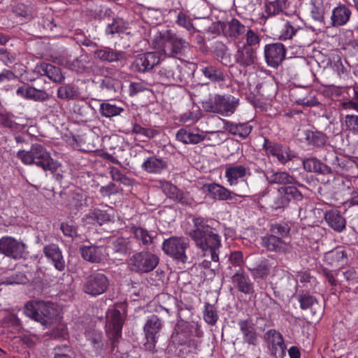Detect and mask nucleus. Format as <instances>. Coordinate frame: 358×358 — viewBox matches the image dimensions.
Returning <instances> with one entry per match:
<instances>
[{
	"label": "nucleus",
	"mask_w": 358,
	"mask_h": 358,
	"mask_svg": "<svg viewBox=\"0 0 358 358\" xmlns=\"http://www.w3.org/2000/svg\"><path fill=\"white\" fill-rule=\"evenodd\" d=\"M212 220L203 217L193 219L194 228L188 233L189 236L200 250V256L203 260L200 266L209 268L212 262L219 261V250L221 246L220 236L213 231L210 222Z\"/></svg>",
	"instance_id": "f257e3e1"
},
{
	"label": "nucleus",
	"mask_w": 358,
	"mask_h": 358,
	"mask_svg": "<svg viewBox=\"0 0 358 358\" xmlns=\"http://www.w3.org/2000/svg\"><path fill=\"white\" fill-rule=\"evenodd\" d=\"M203 331L199 324H190L188 322H177L171 336V341L175 345L185 346L189 352H196L201 343Z\"/></svg>",
	"instance_id": "f03ea898"
},
{
	"label": "nucleus",
	"mask_w": 358,
	"mask_h": 358,
	"mask_svg": "<svg viewBox=\"0 0 358 358\" xmlns=\"http://www.w3.org/2000/svg\"><path fill=\"white\" fill-rule=\"evenodd\" d=\"M17 157L23 164L27 165L35 164L44 171L53 172L57 168L56 162L41 144H33L29 150H19L17 152Z\"/></svg>",
	"instance_id": "7ed1b4c3"
},
{
	"label": "nucleus",
	"mask_w": 358,
	"mask_h": 358,
	"mask_svg": "<svg viewBox=\"0 0 358 358\" xmlns=\"http://www.w3.org/2000/svg\"><path fill=\"white\" fill-rule=\"evenodd\" d=\"M24 314L29 317L41 323L43 325H50L57 310L54 303L44 301H31L26 303Z\"/></svg>",
	"instance_id": "20e7f679"
},
{
	"label": "nucleus",
	"mask_w": 358,
	"mask_h": 358,
	"mask_svg": "<svg viewBox=\"0 0 358 358\" xmlns=\"http://www.w3.org/2000/svg\"><path fill=\"white\" fill-rule=\"evenodd\" d=\"M189 241L184 237L171 236L164 241L162 250L173 259L181 263H191L192 258L187 253Z\"/></svg>",
	"instance_id": "39448f33"
},
{
	"label": "nucleus",
	"mask_w": 358,
	"mask_h": 358,
	"mask_svg": "<svg viewBox=\"0 0 358 358\" xmlns=\"http://www.w3.org/2000/svg\"><path fill=\"white\" fill-rule=\"evenodd\" d=\"M159 257L150 252H138L130 259L129 265L132 271L145 273L153 271L159 264Z\"/></svg>",
	"instance_id": "423d86ee"
},
{
	"label": "nucleus",
	"mask_w": 358,
	"mask_h": 358,
	"mask_svg": "<svg viewBox=\"0 0 358 358\" xmlns=\"http://www.w3.org/2000/svg\"><path fill=\"white\" fill-rule=\"evenodd\" d=\"M238 102L230 101L229 97L216 94L207 101L202 102V108L210 113H220L223 115L233 114L237 107Z\"/></svg>",
	"instance_id": "0eeeda50"
},
{
	"label": "nucleus",
	"mask_w": 358,
	"mask_h": 358,
	"mask_svg": "<svg viewBox=\"0 0 358 358\" xmlns=\"http://www.w3.org/2000/svg\"><path fill=\"white\" fill-rule=\"evenodd\" d=\"M164 55L169 57L178 58L182 56L189 45L185 39L169 30L163 36Z\"/></svg>",
	"instance_id": "6e6552de"
},
{
	"label": "nucleus",
	"mask_w": 358,
	"mask_h": 358,
	"mask_svg": "<svg viewBox=\"0 0 358 358\" xmlns=\"http://www.w3.org/2000/svg\"><path fill=\"white\" fill-rule=\"evenodd\" d=\"M108 287V277L103 273L94 272L85 278L83 290L89 295L96 296L106 292Z\"/></svg>",
	"instance_id": "1a4fd4ad"
},
{
	"label": "nucleus",
	"mask_w": 358,
	"mask_h": 358,
	"mask_svg": "<svg viewBox=\"0 0 358 358\" xmlns=\"http://www.w3.org/2000/svg\"><path fill=\"white\" fill-rule=\"evenodd\" d=\"M162 326L161 319L156 315H151L147 320L143 327L145 337V342L143 346L146 350L150 352L155 351Z\"/></svg>",
	"instance_id": "9d476101"
},
{
	"label": "nucleus",
	"mask_w": 358,
	"mask_h": 358,
	"mask_svg": "<svg viewBox=\"0 0 358 358\" xmlns=\"http://www.w3.org/2000/svg\"><path fill=\"white\" fill-rule=\"evenodd\" d=\"M268 155L275 157L278 161L285 164L295 157V155L288 146L279 144L265 138L262 145Z\"/></svg>",
	"instance_id": "9b49d317"
},
{
	"label": "nucleus",
	"mask_w": 358,
	"mask_h": 358,
	"mask_svg": "<svg viewBox=\"0 0 358 358\" xmlns=\"http://www.w3.org/2000/svg\"><path fill=\"white\" fill-rule=\"evenodd\" d=\"M264 53L267 65L276 69L285 59L286 49L281 43H273L264 46Z\"/></svg>",
	"instance_id": "f8f14e48"
},
{
	"label": "nucleus",
	"mask_w": 358,
	"mask_h": 358,
	"mask_svg": "<svg viewBox=\"0 0 358 358\" xmlns=\"http://www.w3.org/2000/svg\"><path fill=\"white\" fill-rule=\"evenodd\" d=\"M26 245L14 238L4 236L0 239V253L13 259L22 257Z\"/></svg>",
	"instance_id": "ddd939ff"
},
{
	"label": "nucleus",
	"mask_w": 358,
	"mask_h": 358,
	"mask_svg": "<svg viewBox=\"0 0 358 358\" xmlns=\"http://www.w3.org/2000/svg\"><path fill=\"white\" fill-rule=\"evenodd\" d=\"M159 62L157 52H148L138 55L132 63V67L138 72L146 73L152 71Z\"/></svg>",
	"instance_id": "4468645a"
},
{
	"label": "nucleus",
	"mask_w": 358,
	"mask_h": 358,
	"mask_svg": "<svg viewBox=\"0 0 358 358\" xmlns=\"http://www.w3.org/2000/svg\"><path fill=\"white\" fill-rule=\"evenodd\" d=\"M264 337L271 347L272 355L275 358H283L286 355V345L282 335L275 329H269Z\"/></svg>",
	"instance_id": "2eb2a0df"
},
{
	"label": "nucleus",
	"mask_w": 358,
	"mask_h": 358,
	"mask_svg": "<svg viewBox=\"0 0 358 358\" xmlns=\"http://www.w3.org/2000/svg\"><path fill=\"white\" fill-rule=\"evenodd\" d=\"M261 245L268 250L279 254L288 253L292 250L289 242L275 235H266L262 237Z\"/></svg>",
	"instance_id": "dca6fc26"
},
{
	"label": "nucleus",
	"mask_w": 358,
	"mask_h": 358,
	"mask_svg": "<svg viewBox=\"0 0 358 358\" xmlns=\"http://www.w3.org/2000/svg\"><path fill=\"white\" fill-rule=\"evenodd\" d=\"M238 325L243 335V341L250 345H257L259 341V335L257 332L255 324L250 317L245 320H240Z\"/></svg>",
	"instance_id": "f3484780"
},
{
	"label": "nucleus",
	"mask_w": 358,
	"mask_h": 358,
	"mask_svg": "<svg viewBox=\"0 0 358 358\" xmlns=\"http://www.w3.org/2000/svg\"><path fill=\"white\" fill-rule=\"evenodd\" d=\"M235 62L241 67L247 68L257 61V50L253 47L238 46L235 54Z\"/></svg>",
	"instance_id": "a211bd4d"
},
{
	"label": "nucleus",
	"mask_w": 358,
	"mask_h": 358,
	"mask_svg": "<svg viewBox=\"0 0 358 358\" xmlns=\"http://www.w3.org/2000/svg\"><path fill=\"white\" fill-rule=\"evenodd\" d=\"M43 253L57 271H63L65 269V260L58 245L50 243L45 245L43 248Z\"/></svg>",
	"instance_id": "6ab92c4d"
},
{
	"label": "nucleus",
	"mask_w": 358,
	"mask_h": 358,
	"mask_svg": "<svg viewBox=\"0 0 358 358\" xmlns=\"http://www.w3.org/2000/svg\"><path fill=\"white\" fill-rule=\"evenodd\" d=\"M231 282L235 288L245 294H252L255 292L252 282L243 269H239L232 275Z\"/></svg>",
	"instance_id": "aec40b11"
},
{
	"label": "nucleus",
	"mask_w": 358,
	"mask_h": 358,
	"mask_svg": "<svg viewBox=\"0 0 358 358\" xmlns=\"http://www.w3.org/2000/svg\"><path fill=\"white\" fill-rule=\"evenodd\" d=\"M34 72L41 76H47L50 80L55 83H61L64 80V76L59 67L46 62L37 64L34 68Z\"/></svg>",
	"instance_id": "412c9836"
},
{
	"label": "nucleus",
	"mask_w": 358,
	"mask_h": 358,
	"mask_svg": "<svg viewBox=\"0 0 358 358\" xmlns=\"http://www.w3.org/2000/svg\"><path fill=\"white\" fill-rule=\"evenodd\" d=\"M202 189L207 192L209 196L213 199L220 201L231 200L234 194L217 183H207L202 186Z\"/></svg>",
	"instance_id": "4be33fe9"
},
{
	"label": "nucleus",
	"mask_w": 358,
	"mask_h": 358,
	"mask_svg": "<svg viewBox=\"0 0 358 358\" xmlns=\"http://www.w3.org/2000/svg\"><path fill=\"white\" fill-rule=\"evenodd\" d=\"M159 78L166 84L173 85L182 80L181 69L176 64L162 67L159 71Z\"/></svg>",
	"instance_id": "5701e85b"
},
{
	"label": "nucleus",
	"mask_w": 358,
	"mask_h": 358,
	"mask_svg": "<svg viewBox=\"0 0 358 358\" xmlns=\"http://www.w3.org/2000/svg\"><path fill=\"white\" fill-rule=\"evenodd\" d=\"M95 58L102 62L112 63L126 59V53L123 51L115 50L108 47H103L94 52Z\"/></svg>",
	"instance_id": "b1692460"
},
{
	"label": "nucleus",
	"mask_w": 358,
	"mask_h": 358,
	"mask_svg": "<svg viewBox=\"0 0 358 358\" xmlns=\"http://www.w3.org/2000/svg\"><path fill=\"white\" fill-rule=\"evenodd\" d=\"M81 257L91 263H100L103 259L105 249L103 246L94 245H82L79 248Z\"/></svg>",
	"instance_id": "393cba45"
},
{
	"label": "nucleus",
	"mask_w": 358,
	"mask_h": 358,
	"mask_svg": "<svg viewBox=\"0 0 358 358\" xmlns=\"http://www.w3.org/2000/svg\"><path fill=\"white\" fill-rule=\"evenodd\" d=\"M352 12L345 4H340L332 10L331 24L333 27L345 25L350 20Z\"/></svg>",
	"instance_id": "a878e982"
},
{
	"label": "nucleus",
	"mask_w": 358,
	"mask_h": 358,
	"mask_svg": "<svg viewBox=\"0 0 358 358\" xmlns=\"http://www.w3.org/2000/svg\"><path fill=\"white\" fill-rule=\"evenodd\" d=\"M297 299L300 303V308L302 310H306L309 308L314 310L313 311V315H317V317H320L322 313V310L315 296L310 295L308 292H302L301 294H298Z\"/></svg>",
	"instance_id": "bb28decb"
},
{
	"label": "nucleus",
	"mask_w": 358,
	"mask_h": 358,
	"mask_svg": "<svg viewBox=\"0 0 358 358\" xmlns=\"http://www.w3.org/2000/svg\"><path fill=\"white\" fill-rule=\"evenodd\" d=\"M324 219L329 227L337 232L345 229L346 221L337 210H329L324 213Z\"/></svg>",
	"instance_id": "cd10ccee"
},
{
	"label": "nucleus",
	"mask_w": 358,
	"mask_h": 358,
	"mask_svg": "<svg viewBox=\"0 0 358 358\" xmlns=\"http://www.w3.org/2000/svg\"><path fill=\"white\" fill-rule=\"evenodd\" d=\"M250 171L248 167L243 165H230L226 168L225 177L230 185H235L238 180L244 178Z\"/></svg>",
	"instance_id": "c85d7f7f"
},
{
	"label": "nucleus",
	"mask_w": 358,
	"mask_h": 358,
	"mask_svg": "<svg viewBox=\"0 0 358 358\" xmlns=\"http://www.w3.org/2000/svg\"><path fill=\"white\" fill-rule=\"evenodd\" d=\"M161 189L169 199L182 203H188L187 195L170 182H162Z\"/></svg>",
	"instance_id": "c756f323"
},
{
	"label": "nucleus",
	"mask_w": 358,
	"mask_h": 358,
	"mask_svg": "<svg viewBox=\"0 0 358 358\" xmlns=\"http://www.w3.org/2000/svg\"><path fill=\"white\" fill-rule=\"evenodd\" d=\"M93 134L91 133L83 134L73 136L69 139V143L79 150L90 152L94 148L92 143Z\"/></svg>",
	"instance_id": "7c9ffc66"
},
{
	"label": "nucleus",
	"mask_w": 358,
	"mask_h": 358,
	"mask_svg": "<svg viewBox=\"0 0 358 358\" xmlns=\"http://www.w3.org/2000/svg\"><path fill=\"white\" fill-rule=\"evenodd\" d=\"M265 176L269 184H294L297 185L299 187H303V185L296 181L294 177L285 171H278L271 173H268L265 174Z\"/></svg>",
	"instance_id": "2f4dec72"
},
{
	"label": "nucleus",
	"mask_w": 358,
	"mask_h": 358,
	"mask_svg": "<svg viewBox=\"0 0 358 358\" xmlns=\"http://www.w3.org/2000/svg\"><path fill=\"white\" fill-rule=\"evenodd\" d=\"M303 166L308 172L318 173L323 175L332 173V170L329 166L322 163L315 157L304 159L303 161Z\"/></svg>",
	"instance_id": "473e14b6"
},
{
	"label": "nucleus",
	"mask_w": 358,
	"mask_h": 358,
	"mask_svg": "<svg viewBox=\"0 0 358 358\" xmlns=\"http://www.w3.org/2000/svg\"><path fill=\"white\" fill-rule=\"evenodd\" d=\"M176 139L184 144H198L202 142L206 135L202 134H194L187 129H180L176 134Z\"/></svg>",
	"instance_id": "72a5a7b5"
},
{
	"label": "nucleus",
	"mask_w": 358,
	"mask_h": 358,
	"mask_svg": "<svg viewBox=\"0 0 358 358\" xmlns=\"http://www.w3.org/2000/svg\"><path fill=\"white\" fill-rule=\"evenodd\" d=\"M129 231L142 246H148L152 243V236L144 228L132 224L129 227Z\"/></svg>",
	"instance_id": "f704fd0d"
},
{
	"label": "nucleus",
	"mask_w": 358,
	"mask_h": 358,
	"mask_svg": "<svg viewBox=\"0 0 358 358\" xmlns=\"http://www.w3.org/2000/svg\"><path fill=\"white\" fill-rule=\"evenodd\" d=\"M248 270L250 271L254 279H266L271 273V264L268 259L262 258L258 264L254 267H249Z\"/></svg>",
	"instance_id": "c9c22d12"
},
{
	"label": "nucleus",
	"mask_w": 358,
	"mask_h": 358,
	"mask_svg": "<svg viewBox=\"0 0 358 358\" xmlns=\"http://www.w3.org/2000/svg\"><path fill=\"white\" fill-rule=\"evenodd\" d=\"M225 128L230 134L238 136L242 138H247L252 129V127L248 122L235 123L232 122H227L225 123Z\"/></svg>",
	"instance_id": "e433bc0d"
},
{
	"label": "nucleus",
	"mask_w": 358,
	"mask_h": 358,
	"mask_svg": "<svg viewBox=\"0 0 358 358\" xmlns=\"http://www.w3.org/2000/svg\"><path fill=\"white\" fill-rule=\"evenodd\" d=\"M324 6L323 0H310L307 4V10L311 17L316 22H322L324 20Z\"/></svg>",
	"instance_id": "4c0bfd02"
},
{
	"label": "nucleus",
	"mask_w": 358,
	"mask_h": 358,
	"mask_svg": "<svg viewBox=\"0 0 358 358\" xmlns=\"http://www.w3.org/2000/svg\"><path fill=\"white\" fill-rule=\"evenodd\" d=\"M303 138L310 145L322 147L326 144V135L317 130L306 129L303 131Z\"/></svg>",
	"instance_id": "58836bf2"
},
{
	"label": "nucleus",
	"mask_w": 358,
	"mask_h": 358,
	"mask_svg": "<svg viewBox=\"0 0 358 358\" xmlns=\"http://www.w3.org/2000/svg\"><path fill=\"white\" fill-rule=\"evenodd\" d=\"M111 324L113 326V335L111 338L112 349L114 350L118 338L121 336L123 320L119 310H115L111 315Z\"/></svg>",
	"instance_id": "ea45409f"
},
{
	"label": "nucleus",
	"mask_w": 358,
	"mask_h": 358,
	"mask_svg": "<svg viewBox=\"0 0 358 358\" xmlns=\"http://www.w3.org/2000/svg\"><path fill=\"white\" fill-rule=\"evenodd\" d=\"M346 252L341 248H336L325 255V261L331 266H338L345 262Z\"/></svg>",
	"instance_id": "a19ab883"
},
{
	"label": "nucleus",
	"mask_w": 358,
	"mask_h": 358,
	"mask_svg": "<svg viewBox=\"0 0 358 358\" xmlns=\"http://www.w3.org/2000/svg\"><path fill=\"white\" fill-rule=\"evenodd\" d=\"M78 87L73 84H64L60 86L57 91V97L64 100H73L80 96Z\"/></svg>",
	"instance_id": "79ce46f5"
},
{
	"label": "nucleus",
	"mask_w": 358,
	"mask_h": 358,
	"mask_svg": "<svg viewBox=\"0 0 358 358\" xmlns=\"http://www.w3.org/2000/svg\"><path fill=\"white\" fill-rule=\"evenodd\" d=\"M167 164L165 161L158 159L155 157H148L142 164V169L150 173H160L163 169H166Z\"/></svg>",
	"instance_id": "37998d69"
},
{
	"label": "nucleus",
	"mask_w": 358,
	"mask_h": 358,
	"mask_svg": "<svg viewBox=\"0 0 358 358\" xmlns=\"http://www.w3.org/2000/svg\"><path fill=\"white\" fill-rule=\"evenodd\" d=\"M120 86L117 79L112 76H104L100 83L99 87L103 93L108 96H113L117 93Z\"/></svg>",
	"instance_id": "c03bdc74"
},
{
	"label": "nucleus",
	"mask_w": 358,
	"mask_h": 358,
	"mask_svg": "<svg viewBox=\"0 0 358 358\" xmlns=\"http://www.w3.org/2000/svg\"><path fill=\"white\" fill-rule=\"evenodd\" d=\"M88 340L92 345L96 355H101L106 350L107 343L103 341L102 334L97 332H90L88 334Z\"/></svg>",
	"instance_id": "a18cd8bd"
},
{
	"label": "nucleus",
	"mask_w": 358,
	"mask_h": 358,
	"mask_svg": "<svg viewBox=\"0 0 358 358\" xmlns=\"http://www.w3.org/2000/svg\"><path fill=\"white\" fill-rule=\"evenodd\" d=\"M128 22L122 18L116 17L113 18L111 23H108L106 28V34H115L122 33L128 28Z\"/></svg>",
	"instance_id": "49530a36"
},
{
	"label": "nucleus",
	"mask_w": 358,
	"mask_h": 358,
	"mask_svg": "<svg viewBox=\"0 0 358 358\" xmlns=\"http://www.w3.org/2000/svg\"><path fill=\"white\" fill-rule=\"evenodd\" d=\"M201 71L211 81L219 83L225 80L226 76L223 71L214 66L203 67Z\"/></svg>",
	"instance_id": "de8ad7c7"
},
{
	"label": "nucleus",
	"mask_w": 358,
	"mask_h": 358,
	"mask_svg": "<svg viewBox=\"0 0 358 358\" xmlns=\"http://www.w3.org/2000/svg\"><path fill=\"white\" fill-rule=\"evenodd\" d=\"M124 108L120 106H117L111 103H102L100 105L99 112L102 116L106 117H113L120 115Z\"/></svg>",
	"instance_id": "09e8293b"
},
{
	"label": "nucleus",
	"mask_w": 358,
	"mask_h": 358,
	"mask_svg": "<svg viewBox=\"0 0 358 358\" xmlns=\"http://www.w3.org/2000/svg\"><path fill=\"white\" fill-rule=\"evenodd\" d=\"M247 30L245 26L237 19L234 18L228 23L227 33L231 37L238 38L243 35Z\"/></svg>",
	"instance_id": "8fccbe9b"
},
{
	"label": "nucleus",
	"mask_w": 358,
	"mask_h": 358,
	"mask_svg": "<svg viewBox=\"0 0 358 358\" xmlns=\"http://www.w3.org/2000/svg\"><path fill=\"white\" fill-rule=\"evenodd\" d=\"M86 218L98 222L100 225L111 221V216L106 211L96 208L86 215Z\"/></svg>",
	"instance_id": "3c124183"
},
{
	"label": "nucleus",
	"mask_w": 358,
	"mask_h": 358,
	"mask_svg": "<svg viewBox=\"0 0 358 358\" xmlns=\"http://www.w3.org/2000/svg\"><path fill=\"white\" fill-rule=\"evenodd\" d=\"M178 317L180 319L178 322H187L192 315V306L187 305L182 301H177L176 303Z\"/></svg>",
	"instance_id": "603ef678"
},
{
	"label": "nucleus",
	"mask_w": 358,
	"mask_h": 358,
	"mask_svg": "<svg viewBox=\"0 0 358 358\" xmlns=\"http://www.w3.org/2000/svg\"><path fill=\"white\" fill-rule=\"evenodd\" d=\"M297 30L290 22L287 21L282 24L280 29L278 38L281 41L291 39Z\"/></svg>",
	"instance_id": "864d4df0"
},
{
	"label": "nucleus",
	"mask_w": 358,
	"mask_h": 358,
	"mask_svg": "<svg viewBox=\"0 0 358 358\" xmlns=\"http://www.w3.org/2000/svg\"><path fill=\"white\" fill-rule=\"evenodd\" d=\"M203 319L210 325H214L217 320L218 315L215 307L209 303H206L203 310Z\"/></svg>",
	"instance_id": "5fc2aeb1"
},
{
	"label": "nucleus",
	"mask_w": 358,
	"mask_h": 358,
	"mask_svg": "<svg viewBox=\"0 0 358 358\" xmlns=\"http://www.w3.org/2000/svg\"><path fill=\"white\" fill-rule=\"evenodd\" d=\"M270 230L272 235H275L283 239L289 236L290 227L286 222L275 223L271 225Z\"/></svg>",
	"instance_id": "6e6d98bb"
},
{
	"label": "nucleus",
	"mask_w": 358,
	"mask_h": 358,
	"mask_svg": "<svg viewBox=\"0 0 358 358\" xmlns=\"http://www.w3.org/2000/svg\"><path fill=\"white\" fill-rule=\"evenodd\" d=\"M280 191L287 196L289 201L291 199L300 201L303 198L302 193L295 186H282L280 187Z\"/></svg>",
	"instance_id": "4d7b16f0"
},
{
	"label": "nucleus",
	"mask_w": 358,
	"mask_h": 358,
	"mask_svg": "<svg viewBox=\"0 0 358 358\" xmlns=\"http://www.w3.org/2000/svg\"><path fill=\"white\" fill-rule=\"evenodd\" d=\"M112 248L115 252L121 255H126L130 250L129 241L123 238L115 239L112 243Z\"/></svg>",
	"instance_id": "13d9d810"
},
{
	"label": "nucleus",
	"mask_w": 358,
	"mask_h": 358,
	"mask_svg": "<svg viewBox=\"0 0 358 358\" xmlns=\"http://www.w3.org/2000/svg\"><path fill=\"white\" fill-rule=\"evenodd\" d=\"M282 2L280 0L269 1L265 4V13L267 16H273L282 11Z\"/></svg>",
	"instance_id": "bf43d9fd"
},
{
	"label": "nucleus",
	"mask_w": 358,
	"mask_h": 358,
	"mask_svg": "<svg viewBox=\"0 0 358 358\" xmlns=\"http://www.w3.org/2000/svg\"><path fill=\"white\" fill-rule=\"evenodd\" d=\"M49 99V94L42 90H38L29 86V92L27 99L35 101H45Z\"/></svg>",
	"instance_id": "052dcab7"
},
{
	"label": "nucleus",
	"mask_w": 358,
	"mask_h": 358,
	"mask_svg": "<svg viewBox=\"0 0 358 358\" xmlns=\"http://www.w3.org/2000/svg\"><path fill=\"white\" fill-rule=\"evenodd\" d=\"M344 125L346 130L354 134H358V115H346L344 118Z\"/></svg>",
	"instance_id": "680f3d73"
},
{
	"label": "nucleus",
	"mask_w": 358,
	"mask_h": 358,
	"mask_svg": "<svg viewBox=\"0 0 358 358\" xmlns=\"http://www.w3.org/2000/svg\"><path fill=\"white\" fill-rule=\"evenodd\" d=\"M289 203V198H287V196L283 192H281L280 191V188H278V194L274 198L272 207L275 210L279 208H284L288 206Z\"/></svg>",
	"instance_id": "e2e57ef3"
},
{
	"label": "nucleus",
	"mask_w": 358,
	"mask_h": 358,
	"mask_svg": "<svg viewBox=\"0 0 358 358\" xmlns=\"http://www.w3.org/2000/svg\"><path fill=\"white\" fill-rule=\"evenodd\" d=\"M176 23L179 26L183 27L189 31H193L195 29L190 17L182 12L178 13Z\"/></svg>",
	"instance_id": "0e129e2a"
},
{
	"label": "nucleus",
	"mask_w": 358,
	"mask_h": 358,
	"mask_svg": "<svg viewBox=\"0 0 358 358\" xmlns=\"http://www.w3.org/2000/svg\"><path fill=\"white\" fill-rule=\"evenodd\" d=\"M0 124L15 130H22L24 128L23 124L15 122L13 117L8 114H3Z\"/></svg>",
	"instance_id": "69168bd1"
},
{
	"label": "nucleus",
	"mask_w": 358,
	"mask_h": 358,
	"mask_svg": "<svg viewBox=\"0 0 358 358\" xmlns=\"http://www.w3.org/2000/svg\"><path fill=\"white\" fill-rule=\"evenodd\" d=\"M245 33H246V35H245L246 42L243 45L253 47L256 45L259 44L260 38H259V35L256 32H255L251 29H248V30Z\"/></svg>",
	"instance_id": "338daca9"
},
{
	"label": "nucleus",
	"mask_w": 358,
	"mask_h": 358,
	"mask_svg": "<svg viewBox=\"0 0 358 358\" xmlns=\"http://www.w3.org/2000/svg\"><path fill=\"white\" fill-rule=\"evenodd\" d=\"M343 275L349 285H355L358 283V272L355 268L345 271Z\"/></svg>",
	"instance_id": "774afa93"
}]
</instances>
